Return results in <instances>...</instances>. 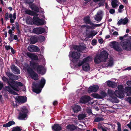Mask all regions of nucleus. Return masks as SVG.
<instances>
[{"label":"nucleus","instance_id":"f257e3e1","mask_svg":"<svg viewBox=\"0 0 131 131\" xmlns=\"http://www.w3.org/2000/svg\"><path fill=\"white\" fill-rule=\"evenodd\" d=\"M118 90H116L114 93L113 91L111 90H108V93L110 96L109 100L113 103H116L119 102V100L116 96L120 98H123L124 96V91L122 85L118 86Z\"/></svg>","mask_w":131,"mask_h":131},{"label":"nucleus","instance_id":"f03ea898","mask_svg":"<svg viewBox=\"0 0 131 131\" xmlns=\"http://www.w3.org/2000/svg\"><path fill=\"white\" fill-rule=\"evenodd\" d=\"M2 80L5 82H7L11 88L9 86L6 87V90L9 92L13 94V89L16 91H18V88L23 85V84L20 82L12 81H8V79L5 77H3Z\"/></svg>","mask_w":131,"mask_h":131},{"label":"nucleus","instance_id":"7ed1b4c3","mask_svg":"<svg viewBox=\"0 0 131 131\" xmlns=\"http://www.w3.org/2000/svg\"><path fill=\"white\" fill-rule=\"evenodd\" d=\"M108 54L105 51H101L99 55L97 54L94 58L95 63H99L101 62H105L108 58Z\"/></svg>","mask_w":131,"mask_h":131},{"label":"nucleus","instance_id":"20e7f679","mask_svg":"<svg viewBox=\"0 0 131 131\" xmlns=\"http://www.w3.org/2000/svg\"><path fill=\"white\" fill-rule=\"evenodd\" d=\"M45 80L44 79L42 78L40 83L39 84H33L32 87L34 91L37 93L40 92L41 89L40 88H42L43 87L45 84Z\"/></svg>","mask_w":131,"mask_h":131},{"label":"nucleus","instance_id":"39448f33","mask_svg":"<svg viewBox=\"0 0 131 131\" xmlns=\"http://www.w3.org/2000/svg\"><path fill=\"white\" fill-rule=\"evenodd\" d=\"M30 65L31 67L34 68H37V72L42 75L44 74L45 72V68L42 67L38 65L35 63L33 61H31L30 62Z\"/></svg>","mask_w":131,"mask_h":131},{"label":"nucleus","instance_id":"423d86ee","mask_svg":"<svg viewBox=\"0 0 131 131\" xmlns=\"http://www.w3.org/2000/svg\"><path fill=\"white\" fill-rule=\"evenodd\" d=\"M120 44L125 49L129 50H131V37H130V41L127 40H123L120 42Z\"/></svg>","mask_w":131,"mask_h":131},{"label":"nucleus","instance_id":"0eeeda50","mask_svg":"<svg viewBox=\"0 0 131 131\" xmlns=\"http://www.w3.org/2000/svg\"><path fill=\"white\" fill-rule=\"evenodd\" d=\"M27 71L28 72L31 78L32 79L35 80H38V75L34 71L28 66H27Z\"/></svg>","mask_w":131,"mask_h":131},{"label":"nucleus","instance_id":"6e6552de","mask_svg":"<svg viewBox=\"0 0 131 131\" xmlns=\"http://www.w3.org/2000/svg\"><path fill=\"white\" fill-rule=\"evenodd\" d=\"M28 112L27 109L25 107L22 108L19 114V118L20 119L23 120L27 117Z\"/></svg>","mask_w":131,"mask_h":131},{"label":"nucleus","instance_id":"1a4fd4ad","mask_svg":"<svg viewBox=\"0 0 131 131\" xmlns=\"http://www.w3.org/2000/svg\"><path fill=\"white\" fill-rule=\"evenodd\" d=\"M92 60V58L91 57H88L84 59L82 61H79L77 64L75 65L74 67L77 68L78 67L81 66L82 65H83L85 63L91 61Z\"/></svg>","mask_w":131,"mask_h":131},{"label":"nucleus","instance_id":"9d476101","mask_svg":"<svg viewBox=\"0 0 131 131\" xmlns=\"http://www.w3.org/2000/svg\"><path fill=\"white\" fill-rule=\"evenodd\" d=\"M33 20L34 24L37 26L43 25L44 24V21L39 19L38 17L34 16L33 18Z\"/></svg>","mask_w":131,"mask_h":131},{"label":"nucleus","instance_id":"9b49d317","mask_svg":"<svg viewBox=\"0 0 131 131\" xmlns=\"http://www.w3.org/2000/svg\"><path fill=\"white\" fill-rule=\"evenodd\" d=\"M27 49L30 52H38L40 50V49L37 46L32 45L28 46Z\"/></svg>","mask_w":131,"mask_h":131},{"label":"nucleus","instance_id":"f8f14e48","mask_svg":"<svg viewBox=\"0 0 131 131\" xmlns=\"http://www.w3.org/2000/svg\"><path fill=\"white\" fill-rule=\"evenodd\" d=\"M71 55L72 58L74 59H78L80 57V53L75 52H70L69 53V57H70Z\"/></svg>","mask_w":131,"mask_h":131},{"label":"nucleus","instance_id":"ddd939ff","mask_svg":"<svg viewBox=\"0 0 131 131\" xmlns=\"http://www.w3.org/2000/svg\"><path fill=\"white\" fill-rule=\"evenodd\" d=\"M111 46L116 51H121V48L118 46L119 43H118L113 41L111 42Z\"/></svg>","mask_w":131,"mask_h":131},{"label":"nucleus","instance_id":"4468645a","mask_svg":"<svg viewBox=\"0 0 131 131\" xmlns=\"http://www.w3.org/2000/svg\"><path fill=\"white\" fill-rule=\"evenodd\" d=\"M128 19L127 17L123 19L121 18L117 22V24L119 26L122 25H125L128 23Z\"/></svg>","mask_w":131,"mask_h":131},{"label":"nucleus","instance_id":"2eb2a0df","mask_svg":"<svg viewBox=\"0 0 131 131\" xmlns=\"http://www.w3.org/2000/svg\"><path fill=\"white\" fill-rule=\"evenodd\" d=\"M33 32L37 34H41L43 33L45 31V29L42 28H35L33 29Z\"/></svg>","mask_w":131,"mask_h":131},{"label":"nucleus","instance_id":"dca6fc26","mask_svg":"<svg viewBox=\"0 0 131 131\" xmlns=\"http://www.w3.org/2000/svg\"><path fill=\"white\" fill-rule=\"evenodd\" d=\"M16 100L18 103H22L25 102L27 101V98L24 96L17 97L16 98Z\"/></svg>","mask_w":131,"mask_h":131},{"label":"nucleus","instance_id":"f3484780","mask_svg":"<svg viewBox=\"0 0 131 131\" xmlns=\"http://www.w3.org/2000/svg\"><path fill=\"white\" fill-rule=\"evenodd\" d=\"M99 88V87L97 85H94L90 86L88 88V92L89 93L92 92H96Z\"/></svg>","mask_w":131,"mask_h":131},{"label":"nucleus","instance_id":"a211bd4d","mask_svg":"<svg viewBox=\"0 0 131 131\" xmlns=\"http://www.w3.org/2000/svg\"><path fill=\"white\" fill-rule=\"evenodd\" d=\"M91 100L90 97L88 96H85L82 97L80 99V102L82 103H85Z\"/></svg>","mask_w":131,"mask_h":131},{"label":"nucleus","instance_id":"6ab92c4d","mask_svg":"<svg viewBox=\"0 0 131 131\" xmlns=\"http://www.w3.org/2000/svg\"><path fill=\"white\" fill-rule=\"evenodd\" d=\"M73 49L75 50H77L78 51L82 52L85 49L86 46L85 45L79 46L75 45L73 47Z\"/></svg>","mask_w":131,"mask_h":131},{"label":"nucleus","instance_id":"aec40b11","mask_svg":"<svg viewBox=\"0 0 131 131\" xmlns=\"http://www.w3.org/2000/svg\"><path fill=\"white\" fill-rule=\"evenodd\" d=\"M102 12L101 11H98L97 14L96 15H95V17L94 18L95 19L98 21H100L102 19Z\"/></svg>","mask_w":131,"mask_h":131},{"label":"nucleus","instance_id":"412c9836","mask_svg":"<svg viewBox=\"0 0 131 131\" xmlns=\"http://www.w3.org/2000/svg\"><path fill=\"white\" fill-rule=\"evenodd\" d=\"M9 17L10 18V22L11 23H13L14 20L16 19V14L15 12L14 13L13 15L12 14H10L9 15Z\"/></svg>","mask_w":131,"mask_h":131},{"label":"nucleus","instance_id":"4be33fe9","mask_svg":"<svg viewBox=\"0 0 131 131\" xmlns=\"http://www.w3.org/2000/svg\"><path fill=\"white\" fill-rule=\"evenodd\" d=\"M97 34V32L94 30L90 31L89 33H87L86 36L88 38L92 37Z\"/></svg>","mask_w":131,"mask_h":131},{"label":"nucleus","instance_id":"5701e85b","mask_svg":"<svg viewBox=\"0 0 131 131\" xmlns=\"http://www.w3.org/2000/svg\"><path fill=\"white\" fill-rule=\"evenodd\" d=\"M11 69L12 70V71L16 74H18L20 73V70L18 69L16 67H15L14 65H13L12 66Z\"/></svg>","mask_w":131,"mask_h":131},{"label":"nucleus","instance_id":"b1692460","mask_svg":"<svg viewBox=\"0 0 131 131\" xmlns=\"http://www.w3.org/2000/svg\"><path fill=\"white\" fill-rule=\"evenodd\" d=\"M88 63H85L82 67V69L85 71H88L90 70V67Z\"/></svg>","mask_w":131,"mask_h":131},{"label":"nucleus","instance_id":"393cba45","mask_svg":"<svg viewBox=\"0 0 131 131\" xmlns=\"http://www.w3.org/2000/svg\"><path fill=\"white\" fill-rule=\"evenodd\" d=\"M52 129L55 131H59L61 130L62 127L60 126L58 124H55L52 127Z\"/></svg>","mask_w":131,"mask_h":131},{"label":"nucleus","instance_id":"a878e982","mask_svg":"<svg viewBox=\"0 0 131 131\" xmlns=\"http://www.w3.org/2000/svg\"><path fill=\"white\" fill-rule=\"evenodd\" d=\"M72 109L74 113H77L80 110L81 107L80 106L75 105L72 106Z\"/></svg>","mask_w":131,"mask_h":131},{"label":"nucleus","instance_id":"bb28decb","mask_svg":"<svg viewBox=\"0 0 131 131\" xmlns=\"http://www.w3.org/2000/svg\"><path fill=\"white\" fill-rule=\"evenodd\" d=\"M124 93L127 94V96H131V88L129 87H126L124 90Z\"/></svg>","mask_w":131,"mask_h":131},{"label":"nucleus","instance_id":"cd10ccee","mask_svg":"<svg viewBox=\"0 0 131 131\" xmlns=\"http://www.w3.org/2000/svg\"><path fill=\"white\" fill-rule=\"evenodd\" d=\"M25 12L26 14H27L35 16H37L38 15V14H36V13L29 10L26 9L25 10Z\"/></svg>","mask_w":131,"mask_h":131},{"label":"nucleus","instance_id":"c85d7f7f","mask_svg":"<svg viewBox=\"0 0 131 131\" xmlns=\"http://www.w3.org/2000/svg\"><path fill=\"white\" fill-rule=\"evenodd\" d=\"M107 85L110 87L114 88L116 86L117 84L114 82H113L111 81H108L107 82Z\"/></svg>","mask_w":131,"mask_h":131},{"label":"nucleus","instance_id":"c756f323","mask_svg":"<svg viewBox=\"0 0 131 131\" xmlns=\"http://www.w3.org/2000/svg\"><path fill=\"white\" fill-rule=\"evenodd\" d=\"M111 5L113 8H115L118 6V1L117 0H111Z\"/></svg>","mask_w":131,"mask_h":131},{"label":"nucleus","instance_id":"7c9ffc66","mask_svg":"<svg viewBox=\"0 0 131 131\" xmlns=\"http://www.w3.org/2000/svg\"><path fill=\"white\" fill-rule=\"evenodd\" d=\"M28 56L32 59L34 60H38V59L37 56L35 54L29 53L27 54Z\"/></svg>","mask_w":131,"mask_h":131},{"label":"nucleus","instance_id":"2f4dec72","mask_svg":"<svg viewBox=\"0 0 131 131\" xmlns=\"http://www.w3.org/2000/svg\"><path fill=\"white\" fill-rule=\"evenodd\" d=\"M15 122L13 121H12L8 122L7 123L4 124L3 125L4 127H9L12 125L14 124Z\"/></svg>","mask_w":131,"mask_h":131},{"label":"nucleus","instance_id":"473e14b6","mask_svg":"<svg viewBox=\"0 0 131 131\" xmlns=\"http://www.w3.org/2000/svg\"><path fill=\"white\" fill-rule=\"evenodd\" d=\"M66 128L68 130L71 131L75 129L76 127L73 125H69L66 126Z\"/></svg>","mask_w":131,"mask_h":131},{"label":"nucleus","instance_id":"72a5a7b5","mask_svg":"<svg viewBox=\"0 0 131 131\" xmlns=\"http://www.w3.org/2000/svg\"><path fill=\"white\" fill-rule=\"evenodd\" d=\"M89 24L90 25H91V27H89V28H88L91 29H94L95 28V27L100 26H101V25L100 24H94L91 22Z\"/></svg>","mask_w":131,"mask_h":131},{"label":"nucleus","instance_id":"f704fd0d","mask_svg":"<svg viewBox=\"0 0 131 131\" xmlns=\"http://www.w3.org/2000/svg\"><path fill=\"white\" fill-rule=\"evenodd\" d=\"M30 7L32 10L37 12H39V8L36 5H32L30 6Z\"/></svg>","mask_w":131,"mask_h":131},{"label":"nucleus","instance_id":"c9c22d12","mask_svg":"<svg viewBox=\"0 0 131 131\" xmlns=\"http://www.w3.org/2000/svg\"><path fill=\"white\" fill-rule=\"evenodd\" d=\"M86 116V115L85 114H82L79 115L78 116V119L79 120L82 119Z\"/></svg>","mask_w":131,"mask_h":131},{"label":"nucleus","instance_id":"e433bc0d","mask_svg":"<svg viewBox=\"0 0 131 131\" xmlns=\"http://www.w3.org/2000/svg\"><path fill=\"white\" fill-rule=\"evenodd\" d=\"M27 23L28 24H32L34 23L33 19H32L31 17H29L28 19L26 20Z\"/></svg>","mask_w":131,"mask_h":131},{"label":"nucleus","instance_id":"4c0bfd02","mask_svg":"<svg viewBox=\"0 0 131 131\" xmlns=\"http://www.w3.org/2000/svg\"><path fill=\"white\" fill-rule=\"evenodd\" d=\"M104 120L103 118L101 117H96L94 121V122H97Z\"/></svg>","mask_w":131,"mask_h":131},{"label":"nucleus","instance_id":"58836bf2","mask_svg":"<svg viewBox=\"0 0 131 131\" xmlns=\"http://www.w3.org/2000/svg\"><path fill=\"white\" fill-rule=\"evenodd\" d=\"M21 130L20 127L17 126L13 128L12 131H21Z\"/></svg>","mask_w":131,"mask_h":131},{"label":"nucleus","instance_id":"ea45409f","mask_svg":"<svg viewBox=\"0 0 131 131\" xmlns=\"http://www.w3.org/2000/svg\"><path fill=\"white\" fill-rule=\"evenodd\" d=\"M100 98L102 99L106 95V94L105 92L101 91L100 92Z\"/></svg>","mask_w":131,"mask_h":131},{"label":"nucleus","instance_id":"a19ab883","mask_svg":"<svg viewBox=\"0 0 131 131\" xmlns=\"http://www.w3.org/2000/svg\"><path fill=\"white\" fill-rule=\"evenodd\" d=\"M113 64V59L112 58H111L109 60L108 66H111Z\"/></svg>","mask_w":131,"mask_h":131},{"label":"nucleus","instance_id":"79ce46f5","mask_svg":"<svg viewBox=\"0 0 131 131\" xmlns=\"http://www.w3.org/2000/svg\"><path fill=\"white\" fill-rule=\"evenodd\" d=\"M84 20L85 23L89 24L91 22L89 17H86L84 18Z\"/></svg>","mask_w":131,"mask_h":131},{"label":"nucleus","instance_id":"37998d69","mask_svg":"<svg viewBox=\"0 0 131 131\" xmlns=\"http://www.w3.org/2000/svg\"><path fill=\"white\" fill-rule=\"evenodd\" d=\"M91 96L95 98L100 99V95L96 93L92 94Z\"/></svg>","mask_w":131,"mask_h":131},{"label":"nucleus","instance_id":"c03bdc74","mask_svg":"<svg viewBox=\"0 0 131 131\" xmlns=\"http://www.w3.org/2000/svg\"><path fill=\"white\" fill-rule=\"evenodd\" d=\"M31 43L33 44L36 42V40L34 37H31L30 39Z\"/></svg>","mask_w":131,"mask_h":131},{"label":"nucleus","instance_id":"a18cd8bd","mask_svg":"<svg viewBox=\"0 0 131 131\" xmlns=\"http://www.w3.org/2000/svg\"><path fill=\"white\" fill-rule=\"evenodd\" d=\"M117 131H121V124L120 123L118 122L117 123Z\"/></svg>","mask_w":131,"mask_h":131},{"label":"nucleus","instance_id":"49530a36","mask_svg":"<svg viewBox=\"0 0 131 131\" xmlns=\"http://www.w3.org/2000/svg\"><path fill=\"white\" fill-rule=\"evenodd\" d=\"M7 74L9 77L10 79H12L14 75L12 73L9 72H7Z\"/></svg>","mask_w":131,"mask_h":131},{"label":"nucleus","instance_id":"de8ad7c7","mask_svg":"<svg viewBox=\"0 0 131 131\" xmlns=\"http://www.w3.org/2000/svg\"><path fill=\"white\" fill-rule=\"evenodd\" d=\"M124 6L122 5H120L119 7V9H118V12L119 13H121L122 12V9L124 8Z\"/></svg>","mask_w":131,"mask_h":131},{"label":"nucleus","instance_id":"09e8293b","mask_svg":"<svg viewBox=\"0 0 131 131\" xmlns=\"http://www.w3.org/2000/svg\"><path fill=\"white\" fill-rule=\"evenodd\" d=\"M96 40L94 39L92 41V44L93 45H96Z\"/></svg>","mask_w":131,"mask_h":131},{"label":"nucleus","instance_id":"8fccbe9b","mask_svg":"<svg viewBox=\"0 0 131 131\" xmlns=\"http://www.w3.org/2000/svg\"><path fill=\"white\" fill-rule=\"evenodd\" d=\"M126 100L129 102V103L131 104V97H128L126 99Z\"/></svg>","mask_w":131,"mask_h":131},{"label":"nucleus","instance_id":"3c124183","mask_svg":"<svg viewBox=\"0 0 131 131\" xmlns=\"http://www.w3.org/2000/svg\"><path fill=\"white\" fill-rule=\"evenodd\" d=\"M5 48L7 50H8L9 49H11L12 47L10 46L6 45L5 46Z\"/></svg>","mask_w":131,"mask_h":131},{"label":"nucleus","instance_id":"603ef678","mask_svg":"<svg viewBox=\"0 0 131 131\" xmlns=\"http://www.w3.org/2000/svg\"><path fill=\"white\" fill-rule=\"evenodd\" d=\"M9 17V15L8 13H6L5 16V18L6 20L8 19Z\"/></svg>","mask_w":131,"mask_h":131},{"label":"nucleus","instance_id":"864d4df0","mask_svg":"<svg viewBox=\"0 0 131 131\" xmlns=\"http://www.w3.org/2000/svg\"><path fill=\"white\" fill-rule=\"evenodd\" d=\"M110 13L111 14H113L115 12V10L113 9H111L110 10Z\"/></svg>","mask_w":131,"mask_h":131},{"label":"nucleus","instance_id":"5fc2aeb1","mask_svg":"<svg viewBox=\"0 0 131 131\" xmlns=\"http://www.w3.org/2000/svg\"><path fill=\"white\" fill-rule=\"evenodd\" d=\"M26 2L29 4L33 2L34 0H26Z\"/></svg>","mask_w":131,"mask_h":131},{"label":"nucleus","instance_id":"6e6d98bb","mask_svg":"<svg viewBox=\"0 0 131 131\" xmlns=\"http://www.w3.org/2000/svg\"><path fill=\"white\" fill-rule=\"evenodd\" d=\"M13 77H14V78H13V79H12L14 80H17L18 79V77L17 75H15V76L14 75V76Z\"/></svg>","mask_w":131,"mask_h":131},{"label":"nucleus","instance_id":"4d7b16f0","mask_svg":"<svg viewBox=\"0 0 131 131\" xmlns=\"http://www.w3.org/2000/svg\"><path fill=\"white\" fill-rule=\"evenodd\" d=\"M99 42L100 43H102L103 42V40L102 39L100 38L98 39Z\"/></svg>","mask_w":131,"mask_h":131},{"label":"nucleus","instance_id":"13d9d810","mask_svg":"<svg viewBox=\"0 0 131 131\" xmlns=\"http://www.w3.org/2000/svg\"><path fill=\"white\" fill-rule=\"evenodd\" d=\"M3 87V84L2 82H0V90H1Z\"/></svg>","mask_w":131,"mask_h":131},{"label":"nucleus","instance_id":"bf43d9fd","mask_svg":"<svg viewBox=\"0 0 131 131\" xmlns=\"http://www.w3.org/2000/svg\"><path fill=\"white\" fill-rule=\"evenodd\" d=\"M126 84L128 85H131V81H127Z\"/></svg>","mask_w":131,"mask_h":131},{"label":"nucleus","instance_id":"052dcab7","mask_svg":"<svg viewBox=\"0 0 131 131\" xmlns=\"http://www.w3.org/2000/svg\"><path fill=\"white\" fill-rule=\"evenodd\" d=\"M113 34L114 35L117 36L118 35V33L117 32L115 31L113 33Z\"/></svg>","mask_w":131,"mask_h":131},{"label":"nucleus","instance_id":"680f3d73","mask_svg":"<svg viewBox=\"0 0 131 131\" xmlns=\"http://www.w3.org/2000/svg\"><path fill=\"white\" fill-rule=\"evenodd\" d=\"M58 103L56 101H54L53 102V104L54 105H57L58 104Z\"/></svg>","mask_w":131,"mask_h":131},{"label":"nucleus","instance_id":"e2e57ef3","mask_svg":"<svg viewBox=\"0 0 131 131\" xmlns=\"http://www.w3.org/2000/svg\"><path fill=\"white\" fill-rule=\"evenodd\" d=\"M14 39L15 40H16L18 39V37L16 35H15L14 36Z\"/></svg>","mask_w":131,"mask_h":131},{"label":"nucleus","instance_id":"0e129e2a","mask_svg":"<svg viewBox=\"0 0 131 131\" xmlns=\"http://www.w3.org/2000/svg\"><path fill=\"white\" fill-rule=\"evenodd\" d=\"M8 33L10 34H12L13 33L11 29H9V30Z\"/></svg>","mask_w":131,"mask_h":131},{"label":"nucleus","instance_id":"69168bd1","mask_svg":"<svg viewBox=\"0 0 131 131\" xmlns=\"http://www.w3.org/2000/svg\"><path fill=\"white\" fill-rule=\"evenodd\" d=\"M127 35H124V36H123V37H120V40H122L123 39H124V38Z\"/></svg>","mask_w":131,"mask_h":131},{"label":"nucleus","instance_id":"338daca9","mask_svg":"<svg viewBox=\"0 0 131 131\" xmlns=\"http://www.w3.org/2000/svg\"><path fill=\"white\" fill-rule=\"evenodd\" d=\"M11 42L13 40V37H9L8 39Z\"/></svg>","mask_w":131,"mask_h":131},{"label":"nucleus","instance_id":"774afa93","mask_svg":"<svg viewBox=\"0 0 131 131\" xmlns=\"http://www.w3.org/2000/svg\"><path fill=\"white\" fill-rule=\"evenodd\" d=\"M102 129L103 131H107L106 128L102 127Z\"/></svg>","mask_w":131,"mask_h":131}]
</instances>
